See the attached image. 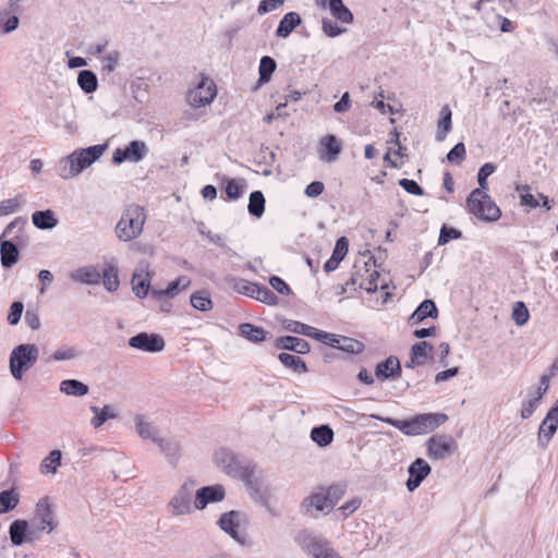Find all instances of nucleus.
Returning <instances> with one entry per match:
<instances>
[{"label":"nucleus","mask_w":558,"mask_h":558,"mask_svg":"<svg viewBox=\"0 0 558 558\" xmlns=\"http://www.w3.org/2000/svg\"><path fill=\"white\" fill-rule=\"evenodd\" d=\"M373 418L381 421L407 436H418L434 432L448 421L445 413H421L407 420H397L372 414Z\"/></svg>","instance_id":"1"},{"label":"nucleus","mask_w":558,"mask_h":558,"mask_svg":"<svg viewBox=\"0 0 558 558\" xmlns=\"http://www.w3.org/2000/svg\"><path fill=\"white\" fill-rule=\"evenodd\" d=\"M28 521L17 519L9 526L10 541L13 546H22L29 544L28 541Z\"/></svg>","instance_id":"24"},{"label":"nucleus","mask_w":558,"mask_h":558,"mask_svg":"<svg viewBox=\"0 0 558 558\" xmlns=\"http://www.w3.org/2000/svg\"><path fill=\"white\" fill-rule=\"evenodd\" d=\"M364 349V344L353 338L344 337L341 338L339 350L347 353H360Z\"/></svg>","instance_id":"61"},{"label":"nucleus","mask_w":558,"mask_h":558,"mask_svg":"<svg viewBox=\"0 0 558 558\" xmlns=\"http://www.w3.org/2000/svg\"><path fill=\"white\" fill-rule=\"evenodd\" d=\"M36 520L43 525L41 529H47L52 532L57 522L54 520L53 511L46 499H41L36 505Z\"/></svg>","instance_id":"25"},{"label":"nucleus","mask_w":558,"mask_h":558,"mask_svg":"<svg viewBox=\"0 0 558 558\" xmlns=\"http://www.w3.org/2000/svg\"><path fill=\"white\" fill-rule=\"evenodd\" d=\"M215 462L229 475L243 476L247 473V469L241 465L236 454L229 449L221 448L217 450L215 452Z\"/></svg>","instance_id":"14"},{"label":"nucleus","mask_w":558,"mask_h":558,"mask_svg":"<svg viewBox=\"0 0 558 558\" xmlns=\"http://www.w3.org/2000/svg\"><path fill=\"white\" fill-rule=\"evenodd\" d=\"M434 352V347L427 341L416 342L411 348V354L422 365L425 363L427 359L432 356Z\"/></svg>","instance_id":"47"},{"label":"nucleus","mask_w":558,"mask_h":558,"mask_svg":"<svg viewBox=\"0 0 558 558\" xmlns=\"http://www.w3.org/2000/svg\"><path fill=\"white\" fill-rule=\"evenodd\" d=\"M542 399H543V396L538 395L537 392L529 391L527 400H525L522 403V408H521V412H520L521 417L524 420L531 417L533 415V413L535 412V410Z\"/></svg>","instance_id":"48"},{"label":"nucleus","mask_w":558,"mask_h":558,"mask_svg":"<svg viewBox=\"0 0 558 558\" xmlns=\"http://www.w3.org/2000/svg\"><path fill=\"white\" fill-rule=\"evenodd\" d=\"M135 425L140 436L144 439H150L155 444L160 439L158 437V430L150 423L145 422L142 415L135 416Z\"/></svg>","instance_id":"40"},{"label":"nucleus","mask_w":558,"mask_h":558,"mask_svg":"<svg viewBox=\"0 0 558 558\" xmlns=\"http://www.w3.org/2000/svg\"><path fill=\"white\" fill-rule=\"evenodd\" d=\"M278 359L284 367L295 373L303 374L307 372L306 363L298 355L282 352L278 355Z\"/></svg>","instance_id":"38"},{"label":"nucleus","mask_w":558,"mask_h":558,"mask_svg":"<svg viewBox=\"0 0 558 558\" xmlns=\"http://www.w3.org/2000/svg\"><path fill=\"white\" fill-rule=\"evenodd\" d=\"M240 336L253 343H259L267 339L268 331L251 323H243L239 326Z\"/></svg>","instance_id":"29"},{"label":"nucleus","mask_w":558,"mask_h":558,"mask_svg":"<svg viewBox=\"0 0 558 558\" xmlns=\"http://www.w3.org/2000/svg\"><path fill=\"white\" fill-rule=\"evenodd\" d=\"M239 515L240 513L235 510L228 511L219 518L217 524L219 527L226 532L234 542L244 547H250L252 545L251 541L244 533H240L239 526Z\"/></svg>","instance_id":"9"},{"label":"nucleus","mask_w":558,"mask_h":558,"mask_svg":"<svg viewBox=\"0 0 558 558\" xmlns=\"http://www.w3.org/2000/svg\"><path fill=\"white\" fill-rule=\"evenodd\" d=\"M217 96L216 85L208 76L202 75L197 85L187 94V101L194 108H202L214 101Z\"/></svg>","instance_id":"8"},{"label":"nucleus","mask_w":558,"mask_h":558,"mask_svg":"<svg viewBox=\"0 0 558 558\" xmlns=\"http://www.w3.org/2000/svg\"><path fill=\"white\" fill-rule=\"evenodd\" d=\"M150 288V274L146 272L145 276L138 272H134L132 277V290L135 295L140 299H144Z\"/></svg>","instance_id":"34"},{"label":"nucleus","mask_w":558,"mask_h":558,"mask_svg":"<svg viewBox=\"0 0 558 558\" xmlns=\"http://www.w3.org/2000/svg\"><path fill=\"white\" fill-rule=\"evenodd\" d=\"M426 446L429 458L445 460L453 453L456 441L447 435H435L427 440Z\"/></svg>","instance_id":"12"},{"label":"nucleus","mask_w":558,"mask_h":558,"mask_svg":"<svg viewBox=\"0 0 558 558\" xmlns=\"http://www.w3.org/2000/svg\"><path fill=\"white\" fill-rule=\"evenodd\" d=\"M530 314L523 302H517L513 311L512 318L518 326H523L529 320Z\"/></svg>","instance_id":"62"},{"label":"nucleus","mask_w":558,"mask_h":558,"mask_svg":"<svg viewBox=\"0 0 558 558\" xmlns=\"http://www.w3.org/2000/svg\"><path fill=\"white\" fill-rule=\"evenodd\" d=\"M275 347L277 349L293 351L298 354H306L311 350V345L306 340L294 336H283L277 338L275 340Z\"/></svg>","instance_id":"20"},{"label":"nucleus","mask_w":558,"mask_h":558,"mask_svg":"<svg viewBox=\"0 0 558 558\" xmlns=\"http://www.w3.org/2000/svg\"><path fill=\"white\" fill-rule=\"evenodd\" d=\"M342 150L341 143L333 134L324 136L319 142V158L325 162H333Z\"/></svg>","instance_id":"18"},{"label":"nucleus","mask_w":558,"mask_h":558,"mask_svg":"<svg viewBox=\"0 0 558 558\" xmlns=\"http://www.w3.org/2000/svg\"><path fill=\"white\" fill-rule=\"evenodd\" d=\"M226 492L221 485L204 486L195 490L194 507L197 510L205 509L209 504L222 501Z\"/></svg>","instance_id":"15"},{"label":"nucleus","mask_w":558,"mask_h":558,"mask_svg":"<svg viewBox=\"0 0 558 558\" xmlns=\"http://www.w3.org/2000/svg\"><path fill=\"white\" fill-rule=\"evenodd\" d=\"M107 148V144H97L74 150L59 161L57 169L58 174L65 180L77 177L98 160Z\"/></svg>","instance_id":"2"},{"label":"nucleus","mask_w":558,"mask_h":558,"mask_svg":"<svg viewBox=\"0 0 558 558\" xmlns=\"http://www.w3.org/2000/svg\"><path fill=\"white\" fill-rule=\"evenodd\" d=\"M283 328L289 332L306 336L310 338L312 337L315 329V327L292 319L286 320L283 323Z\"/></svg>","instance_id":"53"},{"label":"nucleus","mask_w":558,"mask_h":558,"mask_svg":"<svg viewBox=\"0 0 558 558\" xmlns=\"http://www.w3.org/2000/svg\"><path fill=\"white\" fill-rule=\"evenodd\" d=\"M470 214L484 221H497L501 211L492 197L481 189H474L466 198Z\"/></svg>","instance_id":"5"},{"label":"nucleus","mask_w":558,"mask_h":558,"mask_svg":"<svg viewBox=\"0 0 558 558\" xmlns=\"http://www.w3.org/2000/svg\"><path fill=\"white\" fill-rule=\"evenodd\" d=\"M22 241L17 242L13 239H2L0 238V260L1 265L5 269L12 268L20 259V248L19 244Z\"/></svg>","instance_id":"17"},{"label":"nucleus","mask_w":558,"mask_h":558,"mask_svg":"<svg viewBox=\"0 0 558 558\" xmlns=\"http://www.w3.org/2000/svg\"><path fill=\"white\" fill-rule=\"evenodd\" d=\"M148 154V147L143 141H131L124 148H117L112 154L114 163L124 161L138 162Z\"/></svg>","instance_id":"10"},{"label":"nucleus","mask_w":558,"mask_h":558,"mask_svg":"<svg viewBox=\"0 0 558 558\" xmlns=\"http://www.w3.org/2000/svg\"><path fill=\"white\" fill-rule=\"evenodd\" d=\"M39 349L34 343L16 345L10 353L9 368L16 380H22L25 372L32 368L38 361Z\"/></svg>","instance_id":"4"},{"label":"nucleus","mask_w":558,"mask_h":558,"mask_svg":"<svg viewBox=\"0 0 558 558\" xmlns=\"http://www.w3.org/2000/svg\"><path fill=\"white\" fill-rule=\"evenodd\" d=\"M328 504V497L319 487L302 500L300 508L303 514L317 518V512H329L332 509Z\"/></svg>","instance_id":"13"},{"label":"nucleus","mask_w":558,"mask_h":558,"mask_svg":"<svg viewBox=\"0 0 558 558\" xmlns=\"http://www.w3.org/2000/svg\"><path fill=\"white\" fill-rule=\"evenodd\" d=\"M61 463V451L52 450L40 463L41 473H56Z\"/></svg>","instance_id":"54"},{"label":"nucleus","mask_w":558,"mask_h":558,"mask_svg":"<svg viewBox=\"0 0 558 558\" xmlns=\"http://www.w3.org/2000/svg\"><path fill=\"white\" fill-rule=\"evenodd\" d=\"M195 483L191 480L185 481L169 500L167 508L173 517L191 514L195 499Z\"/></svg>","instance_id":"7"},{"label":"nucleus","mask_w":558,"mask_h":558,"mask_svg":"<svg viewBox=\"0 0 558 558\" xmlns=\"http://www.w3.org/2000/svg\"><path fill=\"white\" fill-rule=\"evenodd\" d=\"M19 494L13 489L2 490L0 493V514L13 510L19 504Z\"/></svg>","instance_id":"45"},{"label":"nucleus","mask_w":558,"mask_h":558,"mask_svg":"<svg viewBox=\"0 0 558 558\" xmlns=\"http://www.w3.org/2000/svg\"><path fill=\"white\" fill-rule=\"evenodd\" d=\"M311 438L319 447H326L333 439V430L328 425L315 426L311 430Z\"/></svg>","instance_id":"36"},{"label":"nucleus","mask_w":558,"mask_h":558,"mask_svg":"<svg viewBox=\"0 0 558 558\" xmlns=\"http://www.w3.org/2000/svg\"><path fill=\"white\" fill-rule=\"evenodd\" d=\"M409 477L405 483L409 492H414L422 482L430 474L432 468L422 458H416L408 469Z\"/></svg>","instance_id":"16"},{"label":"nucleus","mask_w":558,"mask_h":558,"mask_svg":"<svg viewBox=\"0 0 558 558\" xmlns=\"http://www.w3.org/2000/svg\"><path fill=\"white\" fill-rule=\"evenodd\" d=\"M145 221L144 208L136 204L129 205L116 226L117 238L124 242L136 239L143 232Z\"/></svg>","instance_id":"3"},{"label":"nucleus","mask_w":558,"mask_h":558,"mask_svg":"<svg viewBox=\"0 0 558 558\" xmlns=\"http://www.w3.org/2000/svg\"><path fill=\"white\" fill-rule=\"evenodd\" d=\"M104 287L109 292H114L120 286L119 270L114 265H107L101 272Z\"/></svg>","instance_id":"37"},{"label":"nucleus","mask_w":558,"mask_h":558,"mask_svg":"<svg viewBox=\"0 0 558 558\" xmlns=\"http://www.w3.org/2000/svg\"><path fill=\"white\" fill-rule=\"evenodd\" d=\"M119 59H120V52L117 50L111 51L110 53H108L106 56H102L100 58L102 71L106 72L107 74L112 73L118 65Z\"/></svg>","instance_id":"58"},{"label":"nucleus","mask_w":558,"mask_h":558,"mask_svg":"<svg viewBox=\"0 0 558 558\" xmlns=\"http://www.w3.org/2000/svg\"><path fill=\"white\" fill-rule=\"evenodd\" d=\"M25 203V198L22 194H17L12 198H7L0 202V216H9L17 213L22 205Z\"/></svg>","instance_id":"44"},{"label":"nucleus","mask_w":558,"mask_h":558,"mask_svg":"<svg viewBox=\"0 0 558 558\" xmlns=\"http://www.w3.org/2000/svg\"><path fill=\"white\" fill-rule=\"evenodd\" d=\"M440 119L438 121V130L436 134L437 141H442L447 133L451 130V110L448 106L442 107L440 111Z\"/></svg>","instance_id":"46"},{"label":"nucleus","mask_w":558,"mask_h":558,"mask_svg":"<svg viewBox=\"0 0 558 558\" xmlns=\"http://www.w3.org/2000/svg\"><path fill=\"white\" fill-rule=\"evenodd\" d=\"M276 68H277V63L271 57H269V56L262 57V59L259 61V68H258V73H259L258 82L260 84L268 83L270 81L272 73L276 71Z\"/></svg>","instance_id":"42"},{"label":"nucleus","mask_w":558,"mask_h":558,"mask_svg":"<svg viewBox=\"0 0 558 558\" xmlns=\"http://www.w3.org/2000/svg\"><path fill=\"white\" fill-rule=\"evenodd\" d=\"M247 210L250 215L260 218L265 211V197L262 191H254L250 194Z\"/></svg>","instance_id":"41"},{"label":"nucleus","mask_w":558,"mask_h":558,"mask_svg":"<svg viewBox=\"0 0 558 558\" xmlns=\"http://www.w3.org/2000/svg\"><path fill=\"white\" fill-rule=\"evenodd\" d=\"M27 223V219L25 217H16L14 218L3 230L0 238L2 239H13L17 242L21 240V232Z\"/></svg>","instance_id":"35"},{"label":"nucleus","mask_w":558,"mask_h":558,"mask_svg":"<svg viewBox=\"0 0 558 558\" xmlns=\"http://www.w3.org/2000/svg\"><path fill=\"white\" fill-rule=\"evenodd\" d=\"M191 305L201 312H207L213 308V301L205 291H198L191 295Z\"/></svg>","instance_id":"52"},{"label":"nucleus","mask_w":558,"mask_h":558,"mask_svg":"<svg viewBox=\"0 0 558 558\" xmlns=\"http://www.w3.org/2000/svg\"><path fill=\"white\" fill-rule=\"evenodd\" d=\"M345 488L344 484H332L328 487H322L325 496L328 497V505L332 509L345 494Z\"/></svg>","instance_id":"50"},{"label":"nucleus","mask_w":558,"mask_h":558,"mask_svg":"<svg viewBox=\"0 0 558 558\" xmlns=\"http://www.w3.org/2000/svg\"><path fill=\"white\" fill-rule=\"evenodd\" d=\"M375 375L381 380L400 377L401 365L398 357L391 355L385 361L378 363L375 368Z\"/></svg>","instance_id":"21"},{"label":"nucleus","mask_w":558,"mask_h":558,"mask_svg":"<svg viewBox=\"0 0 558 558\" xmlns=\"http://www.w3.org/2000/svg\"><path fill=\"white\" fill-rule=\"evenodd\" d=\"M24 311V304L21 301H14L8 313V323L12 326L17 325L21 320L22 314Z\"/></svg>","instance_id":"63"},{"label":"nucleus","mask_w":558,"mask_h":558,"mask_svg":"<svg viewBox=\"0 0 558 558\" xmlns=\"http://www.w3.org/2000/svg\"><path fill=\"white\" fill-rule=\"evenodd\" d=\"M295 542L304 553L313 558H342L323 537L313 532L303 530L295 536Z\"/></svg>","instance_id":"6"},{"label":"nucleus","mask_w":558,"mask_h":558,"mask_svg":"<svg viewBox=\"0 0 558 558\" xmlns=\"http://www.w3.org/2000/svg\"><path fill=\"white\" fill-rule=\"evenodd\" d=\"M70 277L73 281L94 286L100 283L101 271L96 266H85L73 270Z\"/></svg>","instance_id":"22"},{"label":"nucleus","mask_w":558,"mask_h":558,"mask_svg":"<svg viewBox=\"0 0 558 558\" xmlns=\"http://www.w3.org/2000/svg\"><path fill=\"white\" fill-rule=\"evenodd\" d=\"M558 428V423H554L553 421H547L546 417L542 421L538 433H537V444L542 449L547 448L550 439L556 434Z\"/></svg>","instance_id":"31"},{"label":"nucleus","mask_w":558,"mask_h":558,"mask_svg":"<svg viewBox=\"0 0 558 558\" xmlns=\"http://www.w3.org/2000/svg\"><path fill=\"white\" fill-rule=\"evenodd\" d=\"M62 393L73 397H83L88 393L89 387L78 379H64L59 387Z\"/></svg>","instance_id":"30"},{"label":"nucleus","mask_w":558,"mask_h":558,"mask_svg":"<svg viewBox=\"0 0 558 558\" xmlns=\"http://www.w3.org/2000/svg\"><path fill=\"white\" fill-rule=\"evenodd\" d=\"M19 10L11 8L9 3L8 7L0 9V36L11 34L19 28Z\"/></svg>","instance_id":"19"},{"label":"nucleus","mask_w":558,"mask_h":558,"mask_svg":"<svg viewBox=\"0 0 558 558\" xmlns=\"http://www.w3.org/2000/svg\"><path fill=\"white\" fill-rule=\"evenodd\" d=\"M517 191L520 193V203L523 206H529L531 208H536L539 206L538 201L529 193L530 185L527 184H519L517 185Z\"/></svg>","instance_id":"56"},{"label":"nucleus","mask_w":558,"mask_h":558,"mask_svg":"<svg viewBox=\"0 0 558 558\" xmlns=\"http://www.w3.org/2000/svg\"><path fill=\"white\" fill-rule=\"evenodd\" d=\"M328 9L331 15L341 23L351 24L354 20L352 12L344 5L342 0H333Z\"/></svg>","instance_id":"39"},{"label":"nucleus","mask_w":558,"mask_h":558,"mask_svg":"<svg viewBox=\"0 0 558 558\" xmlns=\"http://www.w3.org/2000/svg\"><path fill=\"white\" fill-rule=\"evenodd\" d=\"M128 343L133 349L149 353L160 352L166 345L165 340L160 335L148 333L146 331L138 332L131 337Z\"/></svg>","instance_id":"11"},{"label":"nucleus","mask_w":558,"mask_h":558,"mask_svg":"<svg viewBox=\"0 0 558 558\" xmlns=\"http://www.w3.org/2000/svg\"><path fill=\"white\" fill-rule=\"evenodd\" d=\"M33 225L40 230H51L59 223L56 214L51 209L36 210L32 215Z\"/></svg>","instance_id":"27"},{"label":"nucleus","mask_w":558,"mask_h":558,"mask_svg":"<svg viewBox=\"0 0 558 558\" xmlns=\"http://www.w3.org/2000/svg\"><path fill=\"white\" fill-rule=\"evenodd\" d=\"M462 238V232L456 228L442 226L440 229L438 245H445L451 240H457Z\"/></svg>","instance_id":"59"},{"label":"nucleus","mask_w":558,"mask_h":558,"mask_svg":"<svg viewBox=\"0 0 558 558\" xmlns=\"http://www.w3.org/2000/svg\"><path fill=\"white\" fill-rule=\"evenodd\" d=\"M365 267H368V263H365ZM368 276L362 279L359 283L360 288L365 290L367 293H374L378 289L379 272L376 269H365Z\"/></svg>","instance_id":"51"},{"label":"nucleus","mask_w":558,"mask_h":558,"mask_svg":"<svg viewBox=\"0 0 558 558\" xmlns=\"http://www.w3.org/2000/svg\"><path fill=\"white\" fill-rule=\"evenodd\" d=\"M242 184L235 179H226L223 183V193L227 199L235 201L242 196L245 190L244 180H241Z\"/></svg>","instance_id":"43"},{"label":"nucleus","mask_w":558,"mask_h":558,"mask_svg":"<svg viewBox=\"0 0 558 558\" xmlns=\"http://www.w3.org/2000/svg\"><path fill=\"white\" fill-rule=\"evenodd\" d=\"M437 316L438 310L435 302L433 300L426 299L416 307V310L409 317V324L417 325L428 317L437 318Z\"/></svg>","instance_id":"23"},{"label":"nucleus","mask_w":558,"mask_h":558,"mask_svg":"<svg viewBox=\"0 0 558 558\" xmlns=\"http://www.w3.org/2000/svg\"><path fill=\"white\" fill-rule=\"evenodd\" d=\"M252 298L267 305H275L278 303V296L272 292V290L258 283H256Z\"/></svg>","instance_id":"49"},{"label":"nucleus","mask_w":558,"mask_h":558,"mask_svg":"<svg viewBox=\"0 0 558 558\" xmlns=\"http://www.w3.org/2000/svg\"><path fill=\"white\" fill-rule=\"evenodd\" d=\"M89 409L94 413V416L90 420V425L94 428H99L108 420L116 418L118 416V411L113 405H105L104 408L92 405Z\"/></svg>","instance_id":"28"},{"label":"nucleus","mask_w":558,"mask_h":558,"mask_svg":"<svg viewBox=\"0 0 558 558\" xmlns=\"http://www.w3.org/2000/svg\"><path fill=\"white\" fill-rule=\"evenodd\" d=\"M302 23V19L296 12H288L279 21L276 29V36L280 38H287L291 33Z\"/></svg>","instance_id":"26"},{"label":"nucleus","mask_w":558,"mask_h":558,"mask_svg":"<svg viewBox=\"0 0 558 558\" xmlns=\"http://www.w3.org/2000/svg\"><path fill=\"white\" fill-rule=\"evenodd\" d=\"M77 85L85 94H92L97 90L98 80L90 70H82L77 75Z\"/></svg>","instance_id":"33"},{"label":"nucleus","mask_w":558,"mask_h":558,"mask_svg":"<svg viewBox=\"0 0 558 558\" xmlns=\"http://www.w3.org/2000/svg\"><path fill=\"white\" fill-rule=\"evenodd\" d=\"M496 170V166L494 163L487 162L484 163L478 172H477V182L482 191L488 189L487 178L493 174Z\"/></svg>","instance_id":"60"},{"label":"nucleus","mask_w":558,"mask_h":558,"mask_svg":"<svg viewBox=\"0 0 558 558\" xmlns=\"http://www.w3.org/2000/svg\"><path fill=\"white\" fill-rule=\"evenodd\" d=\"M348 250H349V240L345 236H340L336 241V245L333 247L331 257L341 262L348 254Z\"/></svg>","instance_id":"64"},{"label":"nucleus","mask_w":558,"mask_h":558,"mask_svg":"<svg viewBox=\"0 0 558 558\" xmlns=\"http://www.w3.org/2000/svg\"><path fill=\"white\" fill-rule=\"evenodd\" d=\"M191 283V280L185 277L181 276L177 278L175 280H172L168 283V287L166 288V293L168 294V298L175 296L181 290L186 289Z\"/></svg>","instance_id":"55"},{"label":"nucleus","mask_w":558,"mask_h":558,"mask_svg":"<svg viewBox=\"0 0 558 558\" xmlns=\"http://www.w3.org/2000/svg\"><path fill=\"white\" fill-rule=\"evenodd\" d=\"M156 444L159 446L169 463L175 465L180 453V446L178 441L174 439L160 438Z\"/></svg>","instance_id":"32"},{"label":"nucleus","mask_w":558,"mask_h":558,"mask_svg":"<svg viewBox=\"0 0 558 558\" xmlns=\"http://www.w3.org/2000/svg\"><path fill=\"white\" fill-rule=\"evenodd\" d=\"M78 356V352L75 348L69 345H62L54 351L52 356L49 360H53L57 362L69 361L76 359Z\"/></svg>","instance_id":"57"}]
</instances>
